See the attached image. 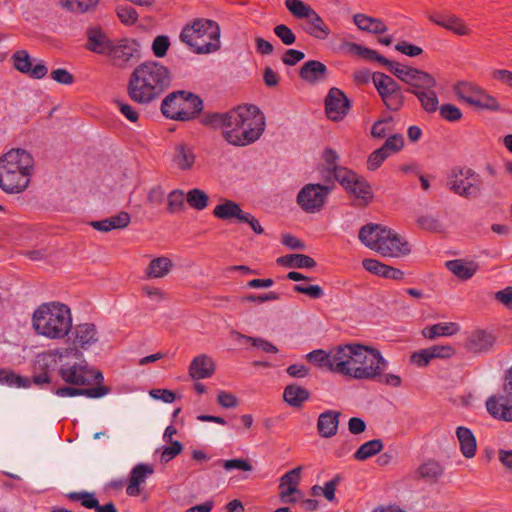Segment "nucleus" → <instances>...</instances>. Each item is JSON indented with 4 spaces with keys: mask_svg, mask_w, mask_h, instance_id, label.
I'll list each match as a JSON object with an SVG mask.
<instances>
[{
    "mask_svg": "<svg viewBox=\"0 0 512 512\" xmlns=\"http://www.w3.org/2000/svg\"><path fill=\"white\" fill-rule=\"evenodd\" d=\"M201 123L214 129L222 128L223 138L237 147L256 142L266 126L263 112L252 104L239 105L225 113L204 114Z\"/></svg>",
    "mask_w": 512,
    "mask_h": 512,
    "instance_id": "1",
    "label": "nucleus"
},
{
    "mask_svg": "<svg viewBox=\"0 0 512 512\" xmlns=\"http://www.w3.org/2000/svg\"><path fill=\"white\" fill-rule=\"evenodd\" d=\"M384 66L388 68V70L393 73L398 79L405 83H409V80L412 75V71L414 70L413 67H408L401 65L397 62L388 60V62H385Z\"/></svg>",
    "mask_w": 512,
    "mask_h": 512,
    "instance_id": "56",
    "label": "nucleus"
},
{
    "mask_svg": "<svg viewBox=\"0 0 512 512\" xmlns=\"http://www.w3.org/2000/svg\"><path fill=\"white\" fill-rule=\"evenodd\" d=\"M388 230L381 224L369 223L361 227L358 238L366 247L377 252Z\"/></svg>",
    "mask_w": 512,
    "mask_h": 512,
    "instance_id": "20",
    "label": "nucleus"
},
{
    "mask_svg": "<svg viewBox=\"0 0 512 512\" xmlns=\"http://www.w3.org/2000/svg\"><path fill=\"white\" fill-rule=\"evenodd\" d=\"M139 52V44L128 38L114 40L107 57L115 66L125 67Z\"/></svg>",
    "mask_w": 512,
    "mask_h": 512,
    "instance_id": "14",
    "label": "nucleus"
},
{
    "mask_svg": "<svg viewBox=\"0 0 512 512\" xmlns=\"http://www.w3.org/2000/svg\"><path fill=\"white\" fill-rule=\"evenodd\" d=\"M459 325L454 322L437 323L427 326L422 330V335L427 339H434L439 336H451L459 331Z\"/></svg>",
    "mask_w": 512,
    "mask_h": 512,
    "instance_id": "41",
    "label": "nucleus"
},
{
    "mask_svg": "<svg viewBox=\"0 0 512 512\" xmlns=\"http://www.w3.org/2000/svg\"><path fill=\"white\" fill-rule=\"evenodd\" d=\"M353 22L360 30L368 33L383 34L387 31V26L382 20L362 13L355 14Z\"/></svg>",
    "mask_w": 512,
    "mask_h": 512,
    "instance_id": "33",
    "label": "nucleus"
},
{
    "mask_svg": "<svg viewBox=\"0 0 512 512\" xmlns=\"http://www.w3.org/2000/svg\"><path fill=\"white\" fill-rule=\"evenodd\" d=\"M59 375L64 382L75 386H86L92 383L100 384L103 381V375L100 371L91 370L86 365L81 364L61 367Z\"/></svg>",
    "mask_w": 512,
    "mask_h": 512,
    "instance_id": "10",
    "label": "nucleus"
},
{
    "mask_svg": "<svg viewBox=\"0 0 512 512\" xmlns=\"http://www.w3.org/2000/svg\"><path fill=\"white\" fill-rule=\"evenodd\" d=\"M172 267L173 263L170 258L160 256L150 261L145 270V275L149 279L163 278L170 273Z\"/></svg>",
    "mask_w": 512,
    "mask_h": 512,
    "instance_id": "35",
    "label": "nucleus"
},
{
    "mask_svg": "<svg viewBox=\"0 0 512 512\" xmlns=\"http://www.w3.org/2000/svg\"><path fill=\"white\" fill-rule=\"evenodd\" d=\"M350 107L346 95L338 88H331L325 99V111L329 119L333 121L342 120Z\"/></svg>",
    "mask_w": 512,
    "mask_h": 512,
    "instance_id": "17",
    "label": "nucleus"
},
{
    "mask_svg": "<svg viewBox=\"0 0 512 512\" xmlns=\"http://www.w3.org/2000/svg\"><path fill=\"white\" fill-rule=\"evenodd\" d=\"M327 67L324 63L317 60H309L303 64L299 76L302 80L310 84H316L327 78Z\"/></svg>",
    "mask_w": 512,
    "mask_h": 512,
    "instance_id": "25",
    "label": "nucleus"
},
{
    "mask_svg": "<svg viewBox=\"0 0 512 512\" xmlns=\"http://www.w3.org/2000/svg\"><path fill=\"white\" fill-rule=\"evenodd\" d=\"M116 13L120 21L125 25H133L138 20L137 11L129 5H118Z\"/></svg>",
    "mask_w": 512,
    "mask_h": 512,
    "instance_id": "59",
    "label": "nucleus"
},
{
    "mask_svg": "<svg viewBox=\"0 0 512 512\" xmlns=\"http://www.w3.org/2000/svg\"><path fill=\"white\" fill-rule=\"evenodd\" d=\"M335 356V347L330 349V351L326 352L322 349L313 350L307 354V359L321 367L326 368L329 371L333 372L332 364L334 365L333 357Z\"/></svg>",
    "mask_w": 512,
    "mask_h": 512,
    "instance_id": "44",
    "label": "nucleus"
},
{
    "mask_svg": "<svg viewBox=\"0 0 512 512\" xmlns=\"http://www.w3.org/2000/svg\"><path fill=\"white\" fill-rule=\"evenodd\" d=\"M13 66L19 72L33 79H42L48 73L43 60L32 59L26 50L16 51L12 55Z\"/></svg>",
    "mask_w": 512,
    "mask_h": 512,
    "instance_id": "13",
    "label": "nucleus"
},
{
    "mask_svg": "<svg viewBox=\"0 0 512 512\" xmlns=\"http://www.w3.org/2000/svg\"><path fill=\"white\" fill-rule=\"evenodd\" d=\"M340 413L328 410L319 415L317 429L324 438H330L336 435L338 431Z\"/></svg>",
    "mask_w": 512,
    "mask_h": 512,
    "instance_id": "28",
    "label": "nucleus"
},
{
    "mask_svg": "<svg viewBox=\"0 0 512 512\" xmlns=\"http://www.w3.org/2000/svg\"><path fill=\"white\" fill-rule=\"evenodd\" d=\"M273 32L286 46L293 45L296 41L295 33L285 24L276 25Z\"/></svg>",
    "mask_w": 512,
    "mask_h": 512,
    "instance_id": "60",
    "label": "nucleus"
},
{
    "mask_svg": "<svg viewBox=\"0 0 512 512\" xmlns=\"http://www.w3.org/2000/svg\"><path fill=\"white\" fill-rule=\"evenodd\" d=\"M244 214L241 207L234 201L225 199L213 210V215L221 220L237 219L239 222Z\"/></svg>",
    "mask_w": 512,
    "mask_h": 512,
    "instance_id": "37",
    "label": "nucleus"
},
{
    "mask_svg": "<svg viewBox=\"0 0 512 512\" xmlns=\"http://www.w3.org/2000/svg\"><path fill=\"white\" fill-rule=\"evenodd\" d=\"M481 88L478 86L469 83V82H459L455 86L456 95L466 103L471 105V100H475L476 96L480 92Z\"/></svg>",
    "mask_w": 512,
    "mask_h": 512,
    "instance_id": "49",
    "label": "nucleus"
},
{
    "mask_svg": "<svg viewBox=\"0 0 512 512\" xmlns=\"http://www.w3.org/2000/svg\"><path fill=\"white\" fill-rule=\"evenodd\" d=\"M427 17L432 23L458 36H467L471 34V29L465 21L455 14L433 12L429 13Z\"/></svg>",
    "mask_w": 512,
    "mask_h": 512,
    "instance_id": "18",
    "label": "nucleus"
},
{
    "mask_svg": "<svg viewBox=\"0 0 512 512\" xmlns=\"http://www.w3.org/2000/svg\"><path fill=\"white\" fill-rule=\"evenodd\" d=\"M186 200L192 208L201 211L207 207L209 197L203 190L194 188L187 193Z\"/></svg>",
    "mask_w": 512,
    "mask_h": 512,
    "instance_id": "51",
    "label": "nucleus"
},
{
    "mask_svg": "<svg viewBox=\"0 0 512 512\" xmlns=\"http://www.w3.org/2000/svg\"><path fill=\"white\" fill-rule=\"evenodd\" d=\"M180 39L196 54H210L220 49V27L213 20L198 18L181 31Z\"/></svg>",
    "mask_w": 512,
    "mask_h": 512,
    "instance_id": "5",
    "label": "nucleus"
},
{
    "mask_svg": "<svg viewBox=\"0 0 512 512\" xmlns=\"http://www.w3.org/2000/svg\"><path fill=\"white\" fill-rule=\"evenodd\" d=\"M71 331L75 348L88 349L98 341L97 330L92 323L76 325Z\"/></svg>",
    "mask_w": 512,
    "mask_h": 512,
    "instance_id": "21",
    "label": "nucleus"
},
{
    "mask_svg": "<svg viewBox=\"0 0 512 512\" xmlns=\"http://www.w3.org/2000/svg\"><path fill=\"white\" fill-rule=\"evenodd\" d=\"M203 110L202 99L187 91H174L162 101L163 115L172 120L189 121L198 116Z\"/></svg>",
    "mask_w": 512,
    "mask_h": 512,
    "instance_id": "6",
    "label": "nucleus"
},
{
    "mask_svg": "<svg viewBox=\"0 0 512 512\" xmlns=\"http://www.w3.org/2000/svg\"><path fill=\"white\" fill-rule=\"evenodd\" d=\"M215 370V364L212 358L207 355L196 356L189 367V374L195 380L209 378Z\"/></svg>",
    "mask_w": 512,
    "mask_h": 512,
    "instance_id": "26",
    "label": "nucleus"
},
{
    "mask_svg": "<svg viewBox=\"0 0 512 512\" xmlns=\"http://www.w3.org/2000/svg\"><path fill=\"white\" fill-rule=\"evenodd\" d=\"M154 469L148 464H137L130 473L129 485L126 488V494L129 496H138L141 493L140 486L145 483L146 478L152 475Z\"/></svg>",
    "mask_w": 512,
    "mask_h": 512,
    "instance_id": "24",
    "label": "nucleus"
},
{
    "mask_svg": "<svg viewBox=\"0 0 512 512\" xmlns=\"http://www.w3.org/2000/svg\"><path fill=\"white\" fill-rule=\"evenodd\" d=\"M113 41L99 27H92L87 30L86 48L94 53L106 56Z\"/></svg>",
    "mask_w": 512,
    "mask_h": 512,
    "instance_id": "22",
    "label": "nucleus"
},
{
    "mask_svg": "<svg viewBox=\"0 0 512 512\" xmlns=\"http://www.w3.org/2000/svg\"><path fill=\"white\" fill-rule=\"evenodd\" d=\"M35 332L49 339H63L72 330L70 308L60 302L41 304L33 313Z\"/></svg>",
    "mask_w": 512,
    "mask_h": 512,
    "instance_id": "4",
    "label": "nucleus"
},
{
    "mask_svg": "<svg viewBox=\"0 0 512 512\" xmlns=\"http://www.w3.org/2000/svg\"><path fill=\"white\" fill-rule=\"evenodd\" d=\"M277 263L287 267L308 268L312 269L316 266L313 258L304 254H290L279 257Z\"/></svg>",
    "mask_w": 512,
    "mask_h": 512,
    "instance_id": "42",
    "label": "nucleus"
},
{
    "mask_svg": "<svg viewBox=\"0 0 512 512\" xmlns=\"http://www.w3.org/2000/svg\"><path fill=\"white\" fill-rule=\"evenodd\" d=\"M495 338L492 333L485 330H477L469 338V348L474 352H484L489 350Z\"/></svg>",
    "mask_w": 512,
    "mask_h": 512,
    "instance_id": "39",
    "label": "nucleus"
},
{
    "mask_svg": "<svg viewBox=\"0 0 512 512\" xmlns=\"http://www.w3.org/2000/svg\"><path fill=\"white\" fill-rule=\"evenodd\" d=\"M0 384L16 388H29L30 379L20 376L12 370L0 369Z\"/></svg>",
    "mask_w": 512,
    "mask_h": 512,
    "instance_id": "47",
    "label": "nucleus"
},
{
    "mask_svg": "<svg viewBox=\"0 0 512 512\" xmlns=\"http://www.w3.org/2000/svg\"><path fill=\"white\" fill-rule=\"evenodd\" d=\"M348 51L368 61H376L382 65L388 62V59L380 55L376 50L367 48L360 44L349 42L346 44Z\"/></svg>",
    "mask_w": 512,
    "mask_h": 512,
    "instance_id": "43",
    "label": "nucleus"
},
{
    "mask_svg": "<svg viewBox=\"0 0 512 512\" xmlns=\"http://www.w3.org/2000/svg\"><path fill=\"white\" fill-rule=\"evenodd\" d=\"M305 19L307 22L304 30L307 34L320 40L328 37L330 29L314 9Z\"/></svg>",
    "mask_w": 512,
    "mask_h": 512,
    "instance_id": "31",
    "label": "nucleus"
},
{
    "mask_svg": "<svg viewBox=\"0 0 512 512\" xmlns=\"http://www.w3.org/2000/svg\"><path fill=\"white\" fill-rule=\"evenodd\" d=\"M51 391L58 397H75L85 396L87 398H101L109 393V388L106 386H97L93 388H75V387H59L51 388Z\"/></svg>",
    "mask_w": 512,
    "mask_h": 512,
    "instance_id": "23",
    "label": "nucleus"
},
{
    "mask_svg": "<svg viewBox=\"0 0 512 512\" xmlns=\"http://www.w3.org/2000/svg\"><path fill=\"white\" fill-rule=\"evenodd\" d=\"M413 95H415L424 111L427 113H434L439 109V101L434 88H430L425 91H413Z\"/></svg>",
    "mask_w": 512,
    "mask_h": 512,
    "instance_id": "45",
    "label": "nucleus"
},
{
    "mask_svg": "<svg viewBox=\"0 0 512 512\" xmlns=\"http://www.w3.org/2000/svg\"><path fill=\"white\" fill-rule=\"evenodd\" d=\"M443 471L442 465L434 460H428L418 468L419 476L431 482H436L443 475Z\"/></svg>",
    "mask_w": 512,
    "mask_h": 512,
    "instance_id": "46",
    "label": "nucleus"
},
{
    "mask_svg": "<svg viewBox=\"0 0 512 512\" xmlns=\"http://www.w3.org/2000/svg\"><path fill=\"white\" fill-rule=\"evenodd\" d=\"M130 222L131 217L129 213L121 211L117 215L111 216L109 218L98 221H92L90 225L97 231L109 232L114 229L126 228L130 224Z\"/></svg>",
    "mask_w": 512,
    "mask_h": 512,
    "instance_id": "27",
    "label": "nucleus"
},
{
    "mask_svg": "<svg viewBox=\"0 0 512 512\" xmlns=\"http://www.w3.org/2000/svg\"><path fill=\"white\" fill-rule=\"evenodd\" d=\"M196 161V155L192 147L181 143L175 146L172 162L179 170L186 171L192 169Z\"/></svg>",
    "mask_w": 512,
    "mask_h": 512,
    "instance_id": "29",
    "label": "nucleus"
},
{
    "mask_svg": "<svg viewBox=\"0 0 512 512\" xmlns=\"http://www.w3.org/2000/svg\"><path fill=\"white\" fill-rule=\"evenodd\" d=\"M471 105L490 111H498L500 105L495 97L485 93L482 89L476 96L475 100H471Z\"/></svg>",
    "mask_w": 512,
    "mask_h": 512,
    "instance_id": "53",
    "label": "nucleus"
},
{
    "mask_svg": "<svg viewBox=\"0 0 512 512\" xmlns=\"http://www.w3.org/2000/svg\"><path fill=\"white\" fill-rule=\"evenodd\" d=\"M333 177L339 182L346 190L350 188L352 183L357 179L358 175L352 170L341 166L332 173Z\"/></svg>",
    "mask_w": 512,
    "mask_h": 512,
    "instance_id": "57",
    "label": "nucleus"
},
{
    "mask_svg": "<svg viewBox=\"0 0 512 512\" xmlns=\"http://www.w3.org/2000/svg\"><path fill=\"white\" fill-rule=\"evenodd\" d=\"M329 193L328 186L309 183L298 192L296 201L304 212L316 213L323 208Z\"/></svg>",
    "mask_w": 512,
    "mask_h": 512,
    "instance_id": "9",
    "label": "nucleus"
},
{
    "mask_svg": "<svg viewBox=\"0 0 512 512\" xmlns=\"http://www.w3.org/2000/svg\"><path fill=\"white\" fill-rule=\"evenodd\" d=\"M322 158L324 160L325 166L327 171L332 174L336 171V169L340 168L341 166L338 164L339 162V155L338 153L333 150L332 148H326L323 151Z\"/></svg>",
    "mask_w": 512,
    "mask_h": 512,
    "instance_id": "63",
    "label": "nucleus"
},
{
    "mask_svg": "<svg viewBox=\"0 0 512 512\" xmlns=\"http://www.w3.org/2000/svg\"><path fill=\"white\" fill-rule=\"evenodd\" d=\"M447 269L461 280H468L478 270V264L474 261L466 262L462 259H455L446 262Z\"/></svg>",
    "mask_w": 512,
    "mask_h": 512,
    "instance_id": "34",
    "label": "nucleus"
},
{
    "mask_svg": "<svg viewBox=\"0 0 512 512\" xmlns=\"http://www.w3.org/2000/svg\"><path fill=\"white\" fill-rule=\"evenodd\" d=\"M365 359H360L359 369H365L366 375L364 377H354L356 380L374 381L377 377L381 376L388 367V361L382 356L381 352L371 346H366L364 352Z\"/></svg>",
    "mask_w": 512,
    "mask_h": 512,
    "instance_id": "12",
    "label": "nucleus"
},
{
    "mask_svg": "<svg viewBox=\"0 0 512 512\" xmlns=\"http://www.w3.org/2000/svg\"><path fill=\"white\" fill-rule=\"evenodd\" d=\"M346 191L354 195L360 201L361 205H367L373 197L369 183L361 176H358Z\"/></svg>",
    "mask_w": 512,
    "mask_h": 512,
    "instance_id": "40",
    "label": "nucleus"
},
{
    "mask_svg": "<svg viewBox=\"0 0 512 512\" xmlns=\"http://www.w3.org/2000/svg\"><path fill=\"white\" fill-rule=\"evenodd\" d=\"M185 195L182 190L175 189L171 191L167 199V210L169 213H177L184 209Z\"/></svg>",
    "mask_w": 512,
    "mask_h": 512,
    "instance_id": "54",
    "label": "nucleus"
},
{
    "mask_svg": "<svg viewBox=\"0 0 512 512\" xmlns=\"http://www.w3.org/2000/svg\"><path fill=\"white\" fill-rule=\"evenodd\" d=\"M67 498L71 501H80L81 505L87 509H94L98 505V500L93 493L81 491V492H71L67 494Z\"/></svg>",
    "mask_w": 512,
    "mask_h": 512,
    "instance_id": "55",
    "label": "nucleus"
},
{
    "mask_svg": "<svg viewBox=\"0 0 512 512\" xmlns=\"http://www.w3.org/2000/svg\"><path fill=\"white\" fill-rule=\"evenodd\" d=\"M237 336L239 339L246 340L247 342L251 343L252 346L259 348L266 353L275 354L278 352V348L274 344H272L271 342H269L265 339L258 338V337L246 336V335H243L240 333H237Z\"/></svg>",
    "mask_w": 512,
    "mask_h": 512,
    "instance_id": "58",
    "label": "nucleus"
},
{
    "mask_svg": "<svg viewBox=\"0 0 512 512\" xmlns=\"http://www.w3.org/2000/svg\"><path fill=\"white\" fill-rule=\"evenodd\" d=\"M383 448V443L379 439H373L363 443L354 454V458L363 461L376 454Z\"/></svg>",
    "mask_w": 512,
    "mask_h": 512,
    "instance_id": "48",
    "label": "nucleus"
},
{
    "mask_svg": "<svg viewBox=\"0 0 512 512\" xmlns=\"http://www.w3.org/2000/svg\"><path fill=\"white\" fill-rule=\"evenodd\" d=\"M309 396L310 393L306 388L296 384L286 386L283 392L284 401L292 407H301Z\"/></svg>",
    "mask_w": 512,
    "mask_h": 512,
    "instance_id": "38",
    "label": "nucleus"
},
{
    "mask_svg": "<svg viewBox=\"0 0 512 512\" xmlns=\"http://www.w3.org/2000/svg\"><path fill=\"white\" fill-rule=\"evenodd\" d=\"M366 345L348 343L335 347L333 372L354 379L366 375L365 369H359L360 359H365Z\"/></svg>",
    "mask_w": 512,
    "mask_h": 512,
    "instance_id": "7",
    "label": "nucleus"
},
{
    "mask_svg": "<svg viewBox=\"0 0 512 512\" xmlns=\"http://www.w3.org/2000/svg\"><path fill=\"white\" fill-rule=\"evenodd\" d=\"M408 85L410 88L407 91L413 94V91H425L430 88H435L436 79L429 73L414 68Z\"/></svg>",
    "mask_w": 512,
    "mask_h": 512,
    "instance_id": "36",
    "label": "nucleus"
},
{
    "mask_svg": "<svg viewBox=\"0 0 512 512\" xmlns=\"http://www.w3.org/2000/svg\"><path fill=\"white\" fill-rule=\"evenodd\" d=\"M447 187L454 194L467 199L480 196L483 183L481 176L468 167H455L447 177Z\"/></svg>",
    "mask_w": 512,
    "mask_h": 512,
    "instance_id": "8",
    "label": "nucleus"
},
{
    "mask_svg": "<svg viewBox=\"0 0 512 512\" xmlns=\"http://www.w3.org/2000/svg\"><path fill=\"white\" fill-rule=\"evenodd\" d=\"M169 69L157 61H146L131 73L127 92L131 100L149 104L158 99L170 86Z\"/></svg>",
    "mask_w": 512,
    "mask_h": 512,
    "instance_id": "2",
    "label": "nucleus"
},
{
    "mask_svg": "<svg viewBox=\"0 0 512 512\" xmlns=\"http://www.w3.org/2000/svg\"><path fill=\"white\" fill-rule=\"evenodd\" d=\"M504 391L512 396V366L508 369L505 376ZM487 411L497 419L512 421V401L505 396H491L486 401Z\"/></svg>",
    "mask_w": 512,
    "mask_h": 512,
    "instance_id": "11",
    "label": "nucleus"
},
{
    "mask_svg": "<svg viewBox=\"0 0 512 512\" xmlns=\"http://www.w3.org/2000/svg\"><path fill=\"white\" fill-rule=\"evenodd\" d=\"M372 81L382 100L401 90L399 84L392 77L382 72H374Z\"/></svg>",
    "mask_w": 512,
    "mask_h": 512,
    "instance_id": "32",
    "label": "nucleus"
},
{
    "mask_svg": "<svg viewBox=\"0 0 512 512\" xmlns=\"http://www.w3.org/2000/svg\"><path fill=\"white\" fill-rule=\"evenodd\" d=\"M438 110L441 117L450 122L458 121L462 117L461 110L453 104H443Z\"/></svg>",
    "mask_w": 512,
    "mask_h": 512,
    "instance_id": "64",
    "label": "nucleus"
},
{
    "mask_svg": "<svg viewBox=\"0 0 512 512\" xmlns=\"http://www.w3.org/2000/svg\"><path fill=\"white\" fill-rule=\"evenodd\" d=\"M34 168L32 155L21 148L11 149L0 158V188L6 193H20L29 183Z\"/></svg>",
    "mask_w": 512,
    "mask_h": 512,
    "instance_id": "3",
    "label": "nucleus"
},
{
    "mask_svg": "<svg viewBox=\"0 0 512 512\" xmlns=\"http://www.w3.org/2000/svg\"><path fill=\"white\" fill-rule=\"evenodd\" d=\"M389 153H387L382 147L373 151L367 160V168L371 171H375L378 169L382 163L389 157Z\"/></svg>",
    "mask_w": 512,
    "mask_h": 512,
    "instance_id": "62",
    "label": "nucleus"
},
{
    "mask_svg": "<svg viewBox=\"0 0 512 512\" xmlns=\"http://www.w3.org/2000/svg\"><path fill=\"white\" fill-rule=\"evenodd\" d=\"M411 251L410 244L398 233L389 229L377 252L382 256L402 257Z\"/></svg>",
    "mask_w": 512,
    "mask_h": 512,
    "instance_id": "19",
    "label": "nucleus"
},
{
    "mask_svg": "<svg viewBox=\"0 0 512 512\" xmlns=\"http://www.w3.org/2000/svg\"><path fill=\"white\" fill-rule=\"evenodd\" d=\"M169 47L170 40L166 35H158L152 42L153 54L158 58L164 57L167 54Z\"/></svg>",
    "mask_w": 512,
    "mask_h": 512,
    "instance_id": "61",
    "label": "nucleus"
},
{
    "mask_svg": "<svg viewBox=\"0 0 512 512\" xmlns=\"http://www.w3.org/2000/svg\"><path fill=\"white\" fill-rule=\"evenodd\" d=\"M285 7L297 19H305L313 8L302 0H285Z\"/></svg>",
    "mask_w": 512,
    "mask_h": 512,
    "instance_id": "52",
    "label": "nucleus"
},
{
    "mask_svg": "<svg viewBox=\"0 0 512 512\" xmlns=\"http://www.w3.org/2000/svg\"><path fill=\"white\" fill-rule=\"evenodd\" d=\"M456 437L462 455L468 459L473 458L477 451V441L473 432L467 427L459 426L456 429Z\"/></svg>",
    "mask_w": 512,
    "mask_h": 512,
    "instance_id": "30",
    "label": "nucleus"
},
{
    "mask_svg": "<svg viewBox=\"0 0 512 512\" xmlns=\"http://www.w3.org/2000/svg\"><path fill=\"white\" fill-rule=\"evenodd\" d=\"M57 366V354L55 352L41 353L36 356L34 363V375L30 379L37 386L49 384L51 381L50 372Z\"/></svg>",
    "mask_w": 512,
    "mask_h": 512,
    "instance_id": "16",
    "label": "nucleus"
},
{
    "mask_svg": "<svg viewBox=\"0 0 512 512\" xmlns=\"http://www.w3.org/2000/svg\"><path fill=\"white\" fill-rule=\"evenodd\" d=\"M62 7L75 13H85L93 9L98 0H59Z\"/></svg>",
    "mask_w": 512,
    "mask_h": 512,
    "instance_id": "50",
    "label": "nucleus"
},
{
    "mask_svg": "<svg viewBox=\"0 0 512 512\" xmlns=\"http://www.w3.org/2000/svg\"><path fill=\"white\" fill-rule=\"evenodd\" d=\"M302 466H298L280 479V500L282 503H295L301 497V491L297 488L301 479Z\"/></svg>",
    "mask_w": 512,
    "mask_h": 512,
    "instance_id": "15",
    "label": "nucleus"
}]
</instances>
